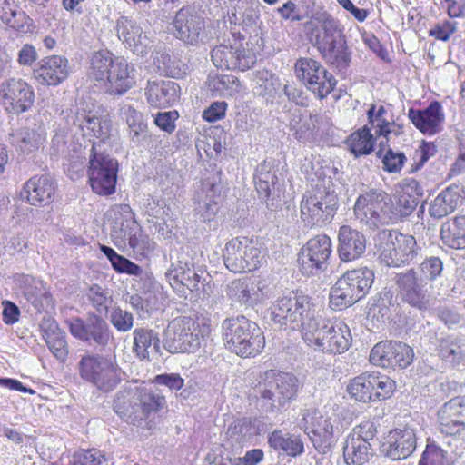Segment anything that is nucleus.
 Returning a JSON list of instances; mask_svg holds the SVG:
<instances>
[{"label":"nucleus","instance_id":"obj_1","mask_svg":"<svg viewBox=\"0 0 465 465\" xmlns=\"http://www.w3.org/2000/svg\"><path fill=\"white\" fill-rule=\"evenodd\" d=\"M166 406L165 398L145 387H128L115 394L114 411L125 422L142 430H153L157 414Z\"/></svg>","mask_w":465,"mask_h":465},{"label":"nucleus","instance_id":"obj_2","mask_svg":"<svg viewBox=\"0 0 465 465\" xmlns=\"http://www.w3.org/2000/svg\"><path fill=\"white\" fill-rule=\"evenodd\" d=\"M171 286L191 302L204 300L212 293L211 276L200 268H195L188 255L180 254L165 273Z\"/></svg>","mask_w":465,"mask_h":465},{"label":"nucleus","instance_id":"obj_3","mask_svg":"<svg viewBox=\"0 0 465 465\" xmlns=\"http://www.w3.org/2000/svg\"><path fill=\"white\" fill-rule=\"evenodd\" d=\"M223 340L225 347L238 356L254 357L264 347V336L260 327L244 316L223 322Z\"/></svg>","mask_w":465,"mask_h":465},{"label":"nucleus","instance_id":"obj_4","mask_svg":"<svg viewBox=\"0 0 465 465\" xmlns=\"http://www.w3.org/2000/svg\"><path fill=\"white\" fill-rule=\"evenodd\" d=\"M299 390L298 379L290 373L267 371L254 388L256 396L270 411H281L295 399Z\"/></svg>","mask_w":465,"mask_h":465},{"label":"nucleus","instance_id":"obj_5","mask_svg":"<svg viewBox=\"0 0 465 465\" xmlns=\"http://www.w3.org/2000/svg\"><path fill=\"white\" fill-rule=\"evenodd\" d=\"M353 213L355 219L370 230L395 223L392 200L381 189L372 188L361 193L355 201Z\"/></svg>","mask_w":465,"mask_h":465},{"label":"nucleus","instance_id":"obj_6","mask_svg":"<svg viewBox=\"0 0 465 465\" xmlns=\"http://www.w3.org/2000/svg\"><path fill=\"white\" fill-rule=\"evenodd\" d=\"M302 339L315 351L342 353L349 349L351 335L344 322L333 323L319 315L312 324H308Z\"/></svg>","mask_w":465,"mask_h":465},{"label":"nucleus","instance_id":"obj_7","mask_svg":"<svg viewBox=\"0 0 465 465\" xmlns=\"http://www.w3.org/2000/svg\"><path fill=\"white\" fill-rule=\"evenodd\" d=\"M274 322L300 329L302 335L307 331V326L319 317L316 305L307 295L292 293L278 299L272 307Z\"/></svg>","mask_w":465,"mask_h":465},{"label":"nucleus","instance_id":"obj_8","mask_svg":"<svg viewBox=\"0 0 465 465\" xmlns=\"http://www.w3.org/2000/svg\"><path fill=\"white\" fill-rule=\"evenodd\" d=\"M374 281V273L367 267L347 271L331 288L330 305L342 310L366 296Z\"/></svg>","mask_w":465,"mask_h":465},{"label":"nucleus","instance_id":"obj_9","mask_svg":"<svg viewBox=\"0 0 465 465\" xmlns=\"http://www.w3.org/2000/svg\"><path fill=\"white\" fill-rule=\"evenodd\" d=\"M108 215L114 221L111 235L115 241L127 240L130 248L143 256L154 251L155 242L141 231L128 204L114 206Z\"/></svg>","mask_w":465,"mask_h":465},{"label":"nucleus","instance_id":"obj_10","mask_svg":"<svg viewBox=\"0 0 465 465\" xmlns=\"http://www.w3.org/2000/svg\"><path fill=\"white\" fill-rule=\"evenodd\" d=\"M90 142L88 154V181L92 190L99 194L108 196L115 192L118 162L104 153L102 145Z\"/></svg>","mask_w":465,"mask_h":465},{"label":"nucleus","instance_id":"obj_11","mask_svg":"<svg viewBox=\"0 0 465 465\" xmlns=\"http://www.w3.org/2000/svg\"><path fill=\"white\" fill-rule=\"evenodd\" d=\"M223 258L229 271L240 273L257 269L263 255L257 241L247 237H236L225 244Z\"/></svg>","mask_w":465,"mask_h":465},{"label":"nucleus","instance_id":"obj_12","mask_svg":"<svg viewBox=\"0 0 465 465\" xmlns=\"http://www.w3.org/2000/svg\"><path fill=\"white\" fill-rule=\"evenodd\" d=\"M77 368L84 381L104 391H112L121 380V370L111 360L99 354L83 355Z\"/></svg>","mask_w":465,"mask_h":465},{"label":"nucleus","instance_id":"obj_13","mask_svg":"<svg viewBox=\"0 0 465 465\" xmlns=\"http://www.w3.org/2000/svg\"><path fill=\"white\" fill-rule=\"evenodd\" d=\"M338 207L337 196L325 187L307 193L300 204L301 218L310 226H322L331 222Z\"/></svg>","mask_w":465,"mask_h":465},{"label":"nucleus","instance_id":"obj_14","mask_svg":"<svg viewBox=\"0 0 465 465\" xmlns=\"http://www.w3.org/2000/svg\"><path fill=\"white\" fill-rule=\"evenodd\" d=\"M203 336L199 324L189 318L176 319L169 325L163 340V347L171 353L195 352Z\"/></svg>","mask_w":465,"mask_h":465},{"label":"nucleus","instance_id":"obj_15","mask_svg":"<svg viewBox=\"0 0 465 465\" xmlns=\"http://www.w3.org/2000/svg\"><path fill=\"white\" fill-rule=\"evenodd\" d=\"M395 389V381L380 373H362L347 386L348 393L356 401L362 402L377 401L391 397Z\"/></svg>","mask_w":465,"mask_h":465},{"label":"nucleus","instance_id":"obj_16","mask_svg":"<svg viewBox=\"0 0 465 465\" xmlns=\"http://www.w3.org/2000/svg\"><path fill=\"white\" fill-rule=\"evenodd\" d=\"M332 252L331 240L326 234L311 238L298 255L300 272L305 276L317 275L327 268Z\"/></svg>","mask_w":465,"mask_h":465},{"label":"nucleus","instance_id":"obj_17","mask_svg":"<svg viewBox=\"0 0 465 465\" xmlns=\"http://www.w3.org/2000/svg\"><path fill=\"white\" fill-rule=\"evenodd\" d=\"M304 420L311 424L307 432L314 449L320 454L331 452L341 434L340 422L331 417H324L317 411H307Z\"/></svg>","mask_w":465,"mask_h":465},{"label":"nucleus","instance_id":"obj_18","mask_svg":"<svg viewBox=\"0 0 465 465\" xmlns=\"http://www.w3.org/2000/svg\"><path fill=\"white\" fill-rule=\"evenodd\" d=\"M66 322L70 333L82 341L105 348L114 341L109 324L99 314L90 313L86 320L73 318Z\"/></svg>","mask_w":465,"mask_h":465},{"label":"nucleus","instance_id":"obj_19","mask_svg":"<svg viewBox=\"0 0 465 465\" xmlns=\"http://www.w3.org/2000/svg\"><path fill=\"white\" fill-rule=\"evenodd\" d=\"M67 123L75 134L80 133L85 137L97 138L99 140L97 143L102 146L111 136V119L108 116H96L83 107L72 109L67 116Z\"/></svg>","mask_w":465,"mask_h":465},{"label":"nucleus","instance_id":"obj_20","mask_svg":"<svg viewBox=\"0 0 465 465\" xmlns=\"http://www.w3.org/2000/svg\"><path fill=\"white\" fill-rule=\"evenodd\" d=\"M420 248L412 235L390 232L381 244V259L387 266L400 267L411 262Z\"/></svg>","mask_w":465,"mask_h":465},{"label":"nucleus","instance_id":"obj_21","mask_svg":"<svg viewBox=\"0 0 465 465\" xmlns=\"http://www.w3.org/2000/svg\"><path fill=\"white\" fill-rule=\"evenodd\" d=\"M0 102L8 113L23 114L34 104V88L23 79H6L0 84Z\"/></svg>","mask_w":465,"mask_h":465},{"label":"nucleus","instance_id":"obj_22","mask_svg":"<svg viewBox=\"0 0 465 465\" xmlns=\"http://www.w3.org/2000/svg\"><path fill=\"white\" fill-rule=\"evenodd\" d=\"M412 348L404 342L384 341L374 345L370 352V362L382 368L408 367L413 361Z\"/></svg>","mask_w":465,"mask_h":465},{"label":"nucleus","instance_id":"obj_23","mask_svg":"<svg viewBox=\"0 0 465 465\" xmlns=\"http://www.w3.org/2000/svg\"><path fill=\"white\" fill-rule=\"evenodd\" d=\"M399 293L403 302L420 311L429 307L430 295L425 289L427 283L419 277V272L413 269L400 272L395 277Z\"/></svg>","mask_w":465,"mask_h":465},{"label":"nucleus","instance_id":"obj_24","mask_svg":"<svg viewBox=\"0 0 465 465\" xmlns=\"http://www.w3.org/2000/svg\"><path fill=\"white\" fill-rule=\"evenodd\" d=\"M213 64L217 68L245 71L255 64L254 54L242 45H220L211 52Z\"/></svg>","mask_w":465,"mask_h":465},{"label":"nucleus","instance_id":"obj_25","mask_svg":"<svg viewBox=\"0 0 465 465\" xmlns=\"http://www.w3.org/2000/svg\"><path fill=\"white\" fill-rule=\"evenodd\" d=\"M118 38L134 54L143 56L152 49V40L147 32L134 19L121 16L116 22Z\"/></svg>","mask_w":465,"mask_h":465},{"label":"nucleus","instance_id":"obj_26","mask_svg":"<svg viewBox=\"0 0 465 465\" xmlns=\"http://www.w3.org/2000/svg\"><path fill=\"white\" fill-rule=\"evenodd\" d=\"M417 447V437L409 427L391 430L386 441L381 445V453L393 460L410 457Z\"/></svg>","mask_w":465,"mask_h":465},{"label":"nucleus","instance_id":"obj_27","mask_svg":"<svg viewBox=\"0 0 465 465\" xmlns=\"http://www.w3.org/2000/svg\"><path fill=\"white\" fill-rule=\"evenodd\" d=\"M440 430L450 436H461L465 432V397H455L438 411Z\"/></svg>","mask_w":465,"mask_h":465},{"label":"nucleus","instance_id":"obj_28","mask_svg":"<svg viewBox=\"0 0 465 465\" xmlns=\"http://www.w3.org/2000/svg\"><path fill=\"white\" fill-rule=\"evenodd\" d=\"M408 118L422 134L435 135L443 130L445 114L440 103L433 101L424 109H409Z\"/></svg>","mask_w":465,"mask_h":465},{"label":"nucleus","instance_id":"obj_29","mask_svg":"<svg viewBox=\"0 0 465 465\" xmlns=\"http://www.w3.org/2000/svg\"><path fill=\"white\" fill-rule=\"evenodd\" d=\"M69 75L68 60L62 55H51L39 61L34 70L35 80L48 86H56Z\"/></svg>","mask_w":465,"mask_h":465},{"label":"nucleus","instance_id":"obj_30","mask_svg":"<svg viewBox=\"0 0 465 465\" xmlns=\"http://www.w3.org/2000/svg\"><path fill=\"white\" fill-rule=\"evenodd\" d=\"M134 66L124 57H115L106 75V92L110 95L121 96L135 84Z\"/></svg>","mask_w":465,"mask_h":465},{"label":"nucleus","instance_id":"obj_31","mask_svg":"<svg viewBox=\"0 0 465 465\" xmlns=\"http://www.w3.org/2000/svg\"><path fill=\"white\" fill-rule=\"evenodd\" d=\"M338 254L344 262L359 259L366 250L364 234L349 225H342L338 232Z\"/></svg>","mask_w":465,"mask_h":465},{"label":"nucleus","instance_id":"obj_32","mask_svg":"<svg viewBox=\"0 0 465 465\" xmlns=\"http://www.w3.org/2000/svg\"><path fill=\"white\" fill-rule=\"evenodd\" d=\"M174 35L187 44H196L204 29L203 19L196 13L181 8L173 20Z\"/></svg>","mask_w":465,"mask_h":465},{"label":"nucleus","instance_id":"obj_33","mask_svg":"<svg viewBox=\"0 0 465 465\" xmlns=\"http://www.w3.org/2000/svg\"><path fill=\"white\" fill-rule=\"evenodd\" d=\"M145 94L150 105L168 107L179 100L180 86L173 80L148 81Z\"/></svg>","mask_w":465,"mask_h":465},{"label":"nucleus","instance_id":"obj_34","mask_svg":"<svg viewBox=\"0 0 465 465\" xmlns=\"http://www.w3.org/2000/svg\"><path fill=\"white\" fill-rule=\"evenodd\" d=\"M278 178L272 162L263 161L256 168L254 183L261 200L267 205L273 206V200L279 197V189L276 187Z\"/></svg>","mask_w":465,"mask_h":465},{"label":"nucleus","instance_id":"obj_35","mask_svg":"<svg viewBox=\"0 0 465 465\" xmlns=\"http://www.w3.org/2000/svg\"><path fill=\"white\" fill-rule=\"evenodd\" d=\"M221 186L214 182L205 180L202 183L201 192L194 198V211L204 222L211 221L218 212Z\"/></svg>","mask_w":465,"mask_h":465},{"label":"nucleus","instance_id":"obj_36","mask_svg":"<svg viewBox=\"0 0 465 465\" xmlns=\"http://www.w3.org/2000/svg\"><path fill=\"white\" fill-rule=\"evenodd\" d=\"M26 199L32 205H46L54 195L55 187L52 178L47 174L34 176L24 187Z\"/></svg>","mask_w":465,"mask_h":465},{"label":"nucleus","instance_id":"obj_37","mask_svg":"<svg viewBox=\"0 0 465 465\" xmlns=\"http://www.w3.org/2000/svg\"><path fill=\"white\" fill-rule=\"evenodd\" d=\"M227 296L234 302L252 306L261 300L260 287L247 279H237L227 286Z\"/></svg>","mask_w":465,"mask_h":465},{"label":"nucleus","instance_id":"obj_38","mask_svg":"<svg viewBox=\"0 0 465 465\" xmlns=\"http://www.w3.org/2000/svg\"><path fill=\"white\" fill-rule=\"evenodd\" d=\"M133 350L140 360H149L152 354L161 353L159 334L152 329L137 328L133 332Z\"/></svg>","mask_w":465,"mask_h":465},{"label":"nucleus","instance_id":"obj_39","mask_svg":"<svg viewBox=\"0 0 465 465\" xmlns=\"http://www.w3.org/2000/svg\"><path fill=\"white\" fill-rule=\"evenodd\" d=\"M460 202V188L449 186L431 202L429 213L433 218L441 219L454 212Z\"/></svg>","mask_w":465,"mask_h":465},{"label":"nucleus","instance_id":"obj_40","mask_svg":"<svg viewBox=\"0 0 465 465\" xmlns=\"http://www.w3.org/2000/svg\"><path fill=\"white\" fill-rule=\"evenodd\" d=\"M268 442L272 448L282 450L290 457L295 458L304 452V443L301 435L275 430L270 434Z\"/></svg>","mask_w":465,"mask_h":465},{"label":"nucleus","instance_id":"obj_41","mask_svg":"<svg viewBox=\"0 0 465 465\" xmlns=\"http://www.w3.org/2000/svg\"><path fill=\"white\" fill-rule=\"evenodd\" d=\"M346 465H364L374 455L372 443H366L347 436L342 447Z\"/></svg>","mask_w":465,"mask_h":465},{"label":"nucleus","instance_id":"obj_42","mask_svg":"<svg viewBox=\"0 0 465 465\" xmlns=\"http://www.w3.org/2000/svg\"><path fill=\"white\" fill-rule=\"evenodd\" d=\"M440 238L452 249H465V215H457L442 223Z\"/></svg>","mask_w":465,"mask_h":465},{"label":"nucleus","instance_id":"obj_43","mask_svg":"<svg viewBox=\"0 0 465 465\" xmlns=\"http://www.w3.org/2000/svg\"><path fill=\"white\" fill-rule=\"evenodd\" d=\"M341 36L342 34L339 21L330 15L323 14L320 27H316L311 32V42L317 49H320Z\"/></svg>","mask_w":465,"mask_h":465},{"label":"nucleus","instance_id":"obj_44","mask_svg":"<svg viewBox=\"0 0 465 465\" xmlns=\"http://www.w3.org/2000/svg\"><path fill=\"white\" fill-rule=\"evenodd\" d=\"M439 355L453 366L465 363V336L450 335L441 339Z\"/></svg>","mask_w":465,"mask_h":465},{"label":"nucleus","instance_id":"obj_45","mask_svg":"<svg viewBox=\"0 0 465 465\" xmlns=\"http://www.w3.org/2000/svg\"><path fill=\"white\" fill-rule=\"evenodd\" d=\"M43 140V134L35 128L23 127L10 134V143L23 153L37 150Z\"/></svg>","mask_w":465,"mask_h":465},{"label":"nucleus","instance_id":"obj_46","mask_svg":"<svg viewBox=\"0 0 465 465\" xmlns=\"http://www.w3.org/2000/svg\"><path fill=\"white\" fill-rule=\"evenodd\" d=\"M322 58L339 69L346 68L351 61L346 41L341 36L318 49Z\"/></svg>","mask_w":465,"mask_h":465},{"label":"nucleus","instance_id":"obj_47","mask_svg":"<svg viewBox=\"0 0 465 465\" xmlns=\"http://www.w3.org/2000/svg\"><path fill=\"white\" fill-rule=\"evenodd\" d=\"M369 124L375 130V134L383 136L389 140L391 134V125L394 126V121L391 117H388V112L383 105L378 108L372 104L367 112Z\"/></svg>","mask_w":465,"mask_h":465},{"label":"nucleus","instance_id":"obj_48","mask_svg":"<svg viewBox=\"0 0 465 465\" xmlns=\"http://www.w3.org/2000/svg\"><path fill=\"white\" fill-rule=\"evenodd\" d=\"M350 151L356 156L368 155L373 151L374 139L367 126L354 132L347 141Z\"/></svg>","mask_w":465,"mask_h":465},{"label":"nucleus","instance_id":"obj_49","mask_svg":"<svg viewBox=\"0 0 465 465\" xmlns=\"http://www.w3.org/2000/svg\"><path fill=\"white\" fill-rule=\"evenodd\" d=\"M207 86L222 95L232 96L240 92L241 84L237 77L229 74H209Z\"/></svg>","mask_w":465,"mask_h":465},{"label":"nucleus","instance_id":"obj_50","mask_svg":"<svg viewBox=\"0 0 465 465\" xmlns=\"http://www.w3.org/2000/svg\"><path fill=\"white\" fill-rule=\"evenodd\" d=\"M316 117L317 115L312 114L308 117L301 109L293 111L290 120V128L293 131V135L297 140L304 143L311 138L312 131V124L313 118Z\"/></svg>","mask_w":465,"mask_h":465},{"label":"nucleus","instance_id":"obj_51","mask_svg":"<svg viewBox=\"0 0 465 465\" xmlns=\"http://www.w3.org/2000/svg\"><path fill=\"white\" fill-rule=\"evenodd\" d=\"M336 84L335 77L323 67V72L316 74L313 79L304 85L320 99H323L334 90Z\"/></svg>","mask_w":465,"mask_h":465},{"label":"nucleus","instance_id":"obj_52","mask_svg":"<svg viewBox=\"0 0 465 465\" xmlns=\"http://www.w3.org/2000/svg\"><path fill=\"white\" fill-rule=\"evenodd\" d=\"M451 457L435 441L428 440L418 465H451Z\"/></svg>","mask_w":465,"mask_h":465},{"label":"nucleus","instance_id":"obj_53","mask_svg":"<svg viewBox=\"0 0 465 465\" xmlns=\"http://www.w3.org/2000/svg\"><path fill=\"white\" fill-rule=\"evenodd\" d=\"M86 297L99 314H107L109 304L112 302V295L108 288L92 284L87 290Z\"/></svg>","mask_w":465,"mask_h":465},{"label":"nucleus","instance_id":"obj_54","mask_svg":"<svg viewBox=\"0 0 465 465\" xmlns=\"http://www.w3.org/2000/svg\"><path fill=\"white\" fill-rule=\"evenodd\" d=\"M114 61L115 57L107 50L95 52L91 58V74L95 80H104Z\"/></svg>","mask_w":465,"mask_h":465},{"label":"nucleus","instance_id":"obj_55","mask_svg":"<svg viewBox=\"0 0 465 465\" xmlns=\"http://www.w3.org/2000/svg\"><path fill=\"white\" fill-rule=\"evenodd\" d=\"M255 434V428L252 420L248 418L239 419L230 424L226 435L232 441L237 443L243 442Z\"/></svg>","mask_w":465,"mask_h":465},{"label":"nucleus","instance_id":"obj_56","mask_svg":"<svg viewBox=\"0 0 465 465\" xmlns=\"http://www.w3.org/2000/svg\"><path fill=\"white\" fill-rule=\"evenodd\" d=\"M321 63L311 57H302L297 60L294 65L297 78L306 84L312 80L316 74L323 72Z\"/></svg>","mask_w":465,"mask_h":465},{"label":"nucleus","instance_id":"obj_57","mask_svg":"<svg viewBox=\"0 0 465 465\" xmlns=\"http://www.w3.org/2000/svg\"><path fill=\"white\" fill-rule=\"evenodd\" d=\"M419 203V198L411 195L409 193H402L397 203H392V211L395 217V223L409 216L416 208Z\"/></svg>","mask_w":465,"mask_h":465},{"label":"nucleus","instance_id":"obj_58","mask_svg":"<svg viewBox=\"0 0 465 465\" xmlns=\"http://www.w3.org/2000/svg\"><path fill=\"white\" fill-rule=\"evenodd\" d=\"M443 270V263L438 257L431 256L425 259L418 269L419 277L422 279L426 283L430 281L436 280L437 277L440 276Z\"/></svg>","mask_w":465,"mask_h":465},{"label":"nucleus","instance_id":"obj_59","mask_svg":"<svg viewBox=\"0 0 465 465\" xmlns=\"http://www.w3.org/2000/svg\"><path fill=\"white\" fill-rule=\"evenodd\" d=\"M253 82L259 95L272 96L276 90V79L267 70L257 71L253 76Z\"/></svg>","mask_w":465,"mask_h":465},{"label":"nucleus","instance_id":"obj_60","mask_svg":"<svg viewBox=\"0 0 465 465\" xmlns=\"http://www.w3.org/2000/svg\"><path fill=\"white\" fill-rule=\"evenodd\" d=\"M109 321L112 325L120 332H127L131 331L134 326L133 314L119 306L112 309Z\"/></svg>","mask_w":465,"mask_h":465},{"label":"nucleus","instance_id":"obj_61","mask_svg":"<svg viewBox=\"0 0 465 465\" xmlns=\"http://www.w3.org/2000/svg\"><path fill=\"white\" fill-rule=\"evenodd\" d=\"M377 155L382 158L383 169L388 173H398L403 167L406 161V156L401 152H394L392 149L388 148L384 154L382 150L377 152Z\"/></svg>","mask_w":465,"mask_h":465},{"label":"nucleus","instance_id":"obj_62","mask_svg":"<svg viewBox=\"0 0 465 465\" xmlns=\"http://www.w3.org/2000/svg\"><path fill=\"white\" fill-rule=\"evenodd\" d=\"M437 153V146L433 143L422 142L413 155V163L411 166V173L419 171Z\"/></svg>","mask_w":465,"mask_h":465},{"label":"nucleus","instance_id":"obj_63","mask_svg":"<svg viewBox=\"0 0 465 465\" xmlns=\"http://www.w3.org/2000/svg\"><path fill=\"white\" fill-rule=\"evenodd\" d=\"M50 351L60 361H64L68 356L69 350L65 340L64 332H60L45 340Z\"/></svg>","mask_w":465,"mask_h":465},{"label":"nucleus","instance_id":"obj_64","mask_svg":"<svg viewBox=\"0 0 465 465\" xmlns=\"http://www.w3.org/2000/svg\"><path fill=\"white\" fill-rule=\"evenodd\" d=\"M377 435V427L371 420H365L355 426L351 432L348 435L355 440L366 443H371Z\"/></svg>","mask_w":465,"mask_h":465}]
</instances>
